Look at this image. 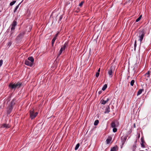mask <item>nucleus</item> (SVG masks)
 Listing matches in <instances>:
<instances>
[{
  "label": "nucleus",
  "mask_w": 151,
  "mask_h": 151,
  "mask_svg": "<svg viewBox=\"0 0 151 151\" xmlns=\"http://www.w3.org/2000/svg\"><path fill=\"white\" fill-rule=\"evenodd\" d=\"M21 83H20L18 82L17 83H15L14 84H10L9 85V86L12 89L15 88H19L21 86Z\"/></svg>",
  "instance_id": "1"
},
{
  "label": "nucleus",
  "mask_w": 151,
  "mask_h": 151,
  "mask_svg": "<svg viewBox=\"0 0 151 151\" xmlns=\"http://www.w3.org/2000/svg\"><path fill=\"white\" fill-rule=\"evenodd\" d=\"M38 113L37 112H35L34 110L30 111V117L31 119L34 118L37 115Z\"/></svg>",
  "instance_id": "2"
},
{
  "label": "nucleus",
  "mask_w": 151,
  "mask_h": 151,
  "mask_svg": "<svg viewBox=\"0 0 151 151\" xmlns=\"http://www.w3.org/2000/svg\"><path fill=\"white\" fill-rule=\"evenodd\" d=\"M144 35L145 33L142 30L139 31V40L140 41V44H141V42L143 38Z\"/></svg>",
  "instance_id": "3"
},
{
  "label": "nucleus",
  "mask_w": 151,
  "mask_h": 151,
  "mask_svg": "<svg viewBox=\"0 0 151 151\" xmlns=\"http://www.w3.org/2000/svg\"><path fill=\"white\" fill-rule=\"evenodd\" d=\"M68 45V43L67 42H65L64 45L62 46L61 48L60 51H59V54H58V56H59L62 53L63 51L65 49V48Z\"/></svg>",
  "instance_id": "4"
},
{
  "label": "nucleus",
  "mask_w": 151,
  "mask_h": 151,
  "mask_svg": "<svg viewBox=\"0 0 151 151\" xmlns=\"http://www.w3.org/2000/svg\"><path fill=\"white\" fill-rule=\"evenodd\" d=\"M13 108V106L12 105H9L8 106L7 109V113L8 114L10 113Z\"/></svg>",
  "instance_id": "5"
},
{
  "label": "nucleus",
  "mask_w": 151,
  "mask_h": 151,
  "mask_svg": "<svg viewBox=\"0 0 151 151\" xmlns=\"http://www.w3.org/2000/svg\"><path fill=\"white\" fill-rule=\"evenodd\" d=\"M113 67L112 66L111 67L108 72V74L110 77H112V73L113 72Z\"/></svg>",
  "instance_id": "6"
},
{
  "label": "nucleus",
  "mask_w": 151,
  "mask_h": 151,
  "mask_svg": "<svg viewBox=\"0 0 151 151\" xmlns=\"http://www.w3.org/2000/svg\"><path fill=\"white\" fill-rule=\"evenodd\" d=\"M17 24V22L16 21H14L12 24V27L11 28V30H14L15 29V27L16 26Z\"/></svg>",
  "instance_id": "7"
},
{
  "label": "nucleus",
  "mask_w": 151,
  "mask_h": 151,
  "mask_svg": "<svg viewBox=\"0 0 151 151\" xmlns=\"http://www.w3.org/2000/svg\"><path fill=\"white\" fill-rule=\"evenodd\" d=\"M25 64L27 65L31 66L33 65V63L28 60L25 61Z\"/></svg>",
  "instance_id": "8"
},
{
  "label": "nucleus",
  "mask_w": 151,
  "mask_h": 151,
  "mask_svg": "<svg viewBox=\"0 0 151 151\" xmlns=\"http://www.w3.org/2000/svg\"><path fill=\"white\" fill-rule=\"evenodd\" d=\"M118 125L119 123L117 122H114V132H115L117 131V129L116 128H115V127Z\"/></svg>",
  "instance_id": "9"
},
{
  "label": "nucleus",
  "mask_w": 151,
  "mask_h": 151,
  "mask_svg": "<svg viewBox=\"0 0 151 151\" xmlns=\"http://www.w3.org/2000/svg\"><path fill=\"white\" fill-rule=\"evenodd\" d=\"M10 126L9 124H4L2 125L1 126V127L5 128H9Z\"/></svg>",
  "instance_id": "10"
},
{
  "label": "nucleus",
  "mask_w": 151,
  "mask_h": 151,
  "mask_svg": "<svg viewBox=\"0 0 151 151\" xmlns=\"http://www.w3.org/2000/svg\"><path fill=\"white\" fill-rule=\"evenodd\" d=\"M127 139V137L126 136H122L121 138V139L122 140V142H123L122 143V145H123L124 143V142L125 141L126 139Z\"/></svg>",
  "instance_id": "11"
},
{
  "label": "nucleus",
  "mask_w": 151,
  "mask_h": 151,
  "mask_svg": "<svg viewBox=\"0 0 151 151\" xmlns=\"http://www.w3.org/2000/svg\"><path fill=\"white\" fill-rule=\"evenodd\" d=\"M109 100V98H107L106 100H101V104H106Z\"/></svg>",
  "instance_id": "12"
},
{
  "label": "nucleus",
  "mask_w": 151,
  "mask_h": 151,
  "mask_svg": "<svg viewBox=\"0 0 151 151\" xmlns=\"http://www.w3.org/2000/svg\"><path fill=\"white\" fill-rule=\"evenodd\" d=\"M112 138L111 137H109L106 140V142L107 144H109L111 141Z\"/></svg>",
  "instance_id": "13"
},
{
  "label": "nucleus",
  "mask_w": 151,
  "mask_h": 151,
  "mask_svg": "<svg viewBox=\"0 0 151 151\" xmlns=\"http://www.w3.org/2000/svg\"><path fill=\"white\" fill-rule=\"evenodd\" d=\"M28 60L33 63L34 62V59L32 57H29L28 58Z\"/></svg>",
  "instance_id": "14"
},
{
  "label": "nucleus",
  "mask_w": 151,
  "mask_h": 151,
  "mask_svg": "<svg viewBox=\"0 0 151 151\" xmlns=\"http://www.w3.org/2000/svg\"><path fill=\"white\" fill-rule=\"evenodd\" d=\"M23 1V0H22V1H21V2H20V3H19V4L18 5H17V6H16V8H15V9H14V12H15L16 11V10H17V9H18V8H19V5H20V4L21 3H22V2Z\"/></svg>",
  "instance_id": "15"
},
{
  "label": "nucleus",
  "mask_w": 151,
  "mask_h": 151,
  "mask_svg": "<svg viewBox=\"0 0 151 151\" xmlns=\"http://www.w3.org/2000/svg\"><path fill=\"white\" fill-rule=\"evenodd\" d=\"M143 90L142 89H140L137 92V96L139 95L142 92Z\"/></svg>",
  "instance_id": "16"
},
{
  "label": "nucleus",
  "mask_w": 151,
  "mask_h": 151,
  "mask_svg": "<svg viewBox=\"0 0 151 151\" xmlns=\"http://www.w3.org/2000/svg\"><path fill=\"white\" fill-rule=\"evenodd\" d=\"M14 99H13L11 102L10 104L9 105H12V106H13V105L15 104V102H14Z\"/></svg>",
  "instance_id": "17"
},
{
  "label": "nucleus",
  "mask_w": 151,
  "mask_h": 151,
  "mask_svg": "<svg viewBox=\"0 0 151 151\" xmlns=\"http://www.w3.org/2000/svg\"><path fill=\"white\" fill-rule=\"evenodd\" d=\"M107 87V85L106 84H105L103 86V88H102V90L103 91H104Z\"/></svg>",
  "instance_id": "18"
},
{
  "label": "nucleus",
  "mask_w": 151,
  "mask_h": 151,
  "mask_svg": "<svg viewBox=\"0 0 151 151\" xmlns=\"http://www.w3.org/2000/svg\"><path fill=\"white\" fill-rule=\"evenodd\" d=\"M56 39H55V37H54L52 40V46H53L54 43L55 41V40H56Z\"/></svg>",
  "instance_id": "19"
},
{
  "label": "nucleus",
  "mask_w": 151,
  "mask_h": 151,
  "mask_svg": "<svg viewBox=\"0 0 151 151\" xmlns=\"http://www.w3.org/2000/svg\"><path fill=\"white\" fill-rule=\"evenodd\" d=\"M99 123V121L98 120H96L94 122V125L96 126L98 125Z\"/></svg>",
  "instance_id": "20"
},
{
  "label": "nucleus",
  "mask_w": 151,
  "mask_h": 151,
  "mask_svg": "<svg viewBox=\"0 0 151 151\" xmlns=\"http://www.w3.org/2000/svg\"><path fill=\"white\" fill-rule=\"evenodd\" d=\"M142 17V15H141L136 20V22H139L141 19Z\"/></svg>",
  "instance_id": "21"
},
{
  "label": "nucleus",
  "mask_w": 151,
  "mask_h": 151,
  "mask_svg": "<svg viewBox=\"0 0 151 151\" xmlns=\"http://www.w3.org/2000/svg\"><path fill=\"white\" fill-rule=\"evenodd\" d=\"M79 146H80L79 143H78L76 145L75 147V150H77L78 149V148L79 147Z\"/></svg>",
  "instance_id": "22"
},
{
  "label": "nucleus",
  "mask_w": 151,
  "mask_h": 151,
  "mask_svg": "<svg viewBox=\"0 0 151 151\" xmlns=\"http://www.w3.org/2000/svg\"><path fill=\"white\" fill-rule=\"evenodd\" d=\"M16 2V1H13L11 2L10 4V6H12Z\"/></svg>",
  "instance_id": "23"
},
{
  "label": "nucleus",
  "mask_w": 151,
  "mask_h": 151,
  "mask_svg": "<svg viewBox=\"0 0 151 151\" xmlns=\"http://www.w3.org/2000/svg\"><path fill=\"white\" fill-rule=\"evenodd\" d=\"M134 80H132V81L130 82V85L131 86H133L134 84Z\"/></svg>",
  "instance_id": "24"
},
{
  "label": "nucleus",
  "mask_w": 151,
  "mask_h": 151,
  "mask_svg": "<svg viewBox=\"0 0 151 151\" xmlns=\"http://www.w3.org/2000/svg\"><path fill=\"white\" fill-rule=\"evenodd\" d=\"M118 150V147L116 146L114 147V151H116Z\"/></svg>",
  "instance_id": "25"
},
{
  "label": "nucleus",
  "mask_w": 151,
  "mask_h": 151,
  "mask_svg": "<svg viewBox=\"0 0 151 151\" xmlns=\"http://www.w3.org/2000/svg\"><path fill=\"white\" fill-rule=\"evenodd\" d=\"M145 76H147V75H148V76H147V78H148L150 77V72L149 71H148V72L147 73H146L145 74Z\"/></svg>",
  "instance_id": "26"
},
{
  "label": "nucleus",
  "mask_w": 151,
  "mask_h": 151,
  "mask_svg": "<svg viewBox=\"0 0 151 151\" xmlns=\"http://www.w3.org/2000/svg\"><path fill=\"white\" fill-rule=\"evenodd\" d=\"M3 61L2 60H0V67L3 64Z\"/></svg>",
  "instance_id": "27"
},
{
  "label": "nucleus",
  "mask_w": 151,
  "mask_h": 151,
  "mask_svg": "<svg viewBox=\"0 0 151 151\" xmlns=\"http://www.w3.org/2000/svg\"><path fill=\"white\" fill-rule=\"evenodd\" d=\"M141 142H142V143H144V139L143 137H142L141 138Z\"/></svg>",
  "instance_id": "28"
},
{
  "label": "nucleus",
  "mask_w": 151,
  "mask_h": 151,
  "mask_svg": "<svg viewBox=\"0 0 151 151\" xmlns=\"http://www.w3.org/2000/svg\"><path fill=\"white\" fill-rule=\"evenodd\" d=\"M99 72H97L96 73V77H98V76H99Z\"/></svg>",
  "instance_id": "29"
},
{
  "label": "nucleus",
  "mask_w": 151,
  "mask_h": 151,
  "mask_svg": "<svg viewBox=\"0 0 151 151\" xmlns=\"http://www.w3.org/2000/svg\"><path fill=\"white\" fill-rule=\"evenodd\" d=\"M137 43L136 40H135V42H134V47L135 49V48L137 46V43Z\"/></svg>",
  "instance_id": "30"
},
{
  "label": "nucleus",
  "mask_w": 151,
  "mask_h": 151,
  "mask_svg": "<svg viewBox=\"0 0 151 151\" xmlns=\"http://www.w3.org/2000/svg\"><path fill=\"white\" fill-rule=\"evenodd\" d=\"M83 1L81 2V3L79 4V6H81L83 5Z\"/></svg>",
  "instance_id": "31"
},
{
  "label": "nucleus",
  "mask_w": 151,
  "mask_h": 151,
  "mask_svg": "<svg viewBox=\"0 0 151 151\" xmlns=\"http://www.w3.org/2000/svg\"><path fill=\"white\" fill-rule=\"evenodd\" d=\"M59 33V32H58L55 35V36L54 37H55V39H56V37H57Z\"/></svg>",
  "instance_id": "32"
},
{
  "label": "nucleus",
  "mask_w": 151,
  "mask_h": 151,
  "mask_svg": "<svg viewBox=\"0 0 151 151\" xmlns=\"http://www.w3.org/2000/svg\"><path fill=\"white\" fill-rule=\"evenodd\" d=\"M111 126L113 128V122H112L111 123Z\"/></svg>",
  "instance_id": "33"
},
{
  "label": "nucleus",
  "mask_w": 151,
  "mask_h": 151,
  "mask_svg": "<svg viewBox=\"0 0 151 151\" xmlns=\"http://www.w3.org/2000/svg\"><path fill=\"white\" fill-rule=\"evenodd\" d=\"M143 143H142L141 144V145L142 147H144V145Z\"/></svg>",
  "instance_id": "34"
},
{
  "label": "nucleus",
  "mask_w": 151,
  "mask_h": 151,
  "mask_svg": "<svg viewBox=\"0 0 151 151\" xmlns=\"http://www.w3.org/2000/svg\"><path fill=\"white\" fill-rule=\"evenodd\" d=\"M102 92V91H99L98 92L99 94H101V93Z\"/></svg>",
  "instance_id": "35"
},
{
  "label": "nucleus",
  "mask_w": 151,
  "mask_h": 151,
  "mask_svg": "<svg viewBox=\"0 0 151 151\" xmlns=\"http://www.w3.org/2000/svg\"><path fill=\"white\" fill-rule=\"evenodd\" d=\"M100 68H99L97 72L99 73V72H100Z\"/></svg>",
  "instance_id": "36"
},
{
  "label": "nucleus",
  "mask_w": 151,
  "mask_h": 151,
  "mask_svg": "<svg viewBox=\"0 0 151 151\" xmlns=\"http://www.w3.org/2000/svg\"><path fill=\"white\" fill-rule=\"evenodd\" d=\"M111 151H113V147L111 148Z\"/></svg>",
  "instance_id": "37"
},
{
  "label": "nucleus",
  "mask_w": 151,
  "mask_h": 151,
  "mask_svg": "<svg viewBox=\"0 0 151 151\" xmlns=\"http://www.w3.org/2000/svg\"><path fill=\"white\" fill-rule=\"evenodd\" d=\"M147 76H148V75H147V76H146V77H147Z\"/></svg>",
  "instance_id": "38"
},
{
  "label": "nucleus",
  "mask_w": 151,
  "mask_h": 151,
  "mask_svg": "<svg viewBox=\"0 0 151 151\" xmlns=\"http://www.w3.org/2000/svg\"><path fill=\"white\" fill-rule=\"evenodd\" d=\"M143 151V150H140V151Z\"/></svg>",
  "instance_id": "39"
},
{
  "label": "nucleus",
  "mask_w": 151,
  "mask_h": 151,
  "mask_svg": "<svg viewBox=\"0 0 151 151\" xmlns=\"http://www.w3.org/2000/svg\"><path fill=\"white\" fill-rule=\"evenodd\" d=\"M62 19V17H60V19Z\"/></svg>",
  "instance_id": "40"
},
{
  "label": "nucleus",
  "mask_w": 151,
  "mask_h": 151,
  "mask_svg": "<svg viewBox=\"0 0 151 151\" xmlns=\"http://www.w3.org/2000/svg\"><path fill=\"white\" fill-rule=\"evenodd\" d=\"M112 130L113 131V129Z\"/></svg>",
  "instance_id": "41"
}]
</instances>
